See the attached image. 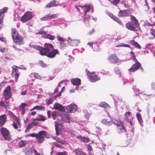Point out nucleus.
<instances>
[{
	"mask_svg": "<svg viewBox=\"0 0 155 155\" xmlns=\"http://www.w3.org/2000/svg\"><path fill=\"white\" fill-rule=\"evenodd\" d=\"M32 47L37 50H38L39 51H40V49L41 48V47L37 45H32Z\"/></svg>",
	"mask_w": 155,
	"mask_h": 155,
	"instance_id": "48",
	"label": "nucleus"
},
{
	"mask_svg": "<svg viewBox=\"0 0 155 155\" xmlns=\"http://www.w3.org/2000/svg\"><path fill=\"white\" fill-rule=\"evenodd\" d=\"M114 70L115 73L118 75L119 76H120L121 73L119 69L118 68H115Z\"/></svg>",
	"mask_w": 155,
	"mask_h": 155,
	"instance_id": "45",
	"label": "nucleus"
},
{
	"mask_svg": "<svg viewBox=\"0 0 155 155\" xmlns=\"http://www.w3.org/2000/svg\"><path fill=\"white\" fill-rule=\"evenodd\" d=\"M36 120L39 121H44L46 119L45 117L43 115L41 114H39L37 118H35Z\"/></svg>",
	"mask_w": 155,
	"mask_h": 155,
	"instance_id": "30",
	"label": "nucleus"
},
{
	"mask_svg": "<svg viewBox=\"0 0 155 155\" xmlns=\"http://www.w3.org/2000/svg\"><path fill=\"white\" fill-rule=\"evenodd\" d=\"M35 109H36L37 110H45V108L44 106H36L32 109H31L30 110L32 111Z\"/></svg>",
	"mask_w": 155,
	"mask_h": 155,
	"instance_id": "33",
	"label": "nucleus"
},
{
	"mask_svg": "<svg viewBox=\"0 0 155 155\" xmlns=\"http://www.w3.org/2000/svg\"><path fill=\"white\" fill-rule=\"evenodd\" d=\"M14 120V122L12 125L15 129H17L20 124V120L18 117H16V119H15Z\"/></svg>",
	"mask_w": 155,
	"mask_h": 155,
	"instance_id": "22",
	"label": "nucleus"
},
{
	"mask_svg": "<svg viewBox=\"0 0 155 155\" xmlns=\"http://www.w3.org/2000/svg\"><path fill=\"white\" fill-rule=\"evenodd\" d=\"M0 131L1 134L5 140H11V136L7 129L5 127H2L0 129Z\"/></svg>",
	"mask_w": 155,
	"mask_h": 155,
	"instance_id": "4",
	"label": "nucleus"
},
{
	"mask_svg": "<svg viewBox=\"0 0 155 155\" xmlns=\"http://www.w3.org/2000/svg\"><path fill=\"white\" fill-rule=\"evenodd\" d=\"M113 123L118 127H121V126H122L124 124L123 122L118 120H115L114 121H113Z\"/></svg>",
	"mask_w": 155,
	"mask_h": 155,
	"instance_id": "29",
	"label": "nucleus"
},
{
	"mask_svg": "<svg viewBox=\"0 0 155 155\" xmlns=\"http://www.w3.org/2000/svg\"><path fill=\"white\" fill-rule=\"evenodd\" d=\"M33 17V15L32 13L29 11L26 12L21 17L20 21L22 23H25L31 19Z\"/></svg>",
	"mask_w": 155,
	"mask_h": 155,
	"instance_id": "5",
	"label": "nucleus"
},
{
	"mask_svg": "<svg viewBox=\"0 0 155 155\" xmlns=\"http://www.w3.org/2000/svg\"><path fill=\"white\" fill-rule=\"evenodd\" d=\"M54 107L55 109L58 110L62 112H63L65 111V108L64 107L57 103L54 104Z\"/></svg>",
	"mask_w": 155,
	"mask_h": 155,
	"instance_id": "17",
	"label": "nucleus"
},
{
	"mask_svg": "<svg viewBox=\"0 0 155 155\" xmlns=\"http://www.w3.org/2000/svg\"><path fill=\"white\" fill-rule=\"evenodd\" d=\"M58 5V2L56 0H53L50 1L45 6L47 8H50L51 7H57Z\"/></svg>",
	"mask_w": 155,
	"mask_h": 155,
	"instance_id": "15",
	"label": "nucleus"
},
{
	"mask_svg": "<svg viewBox=\"0 0 155 155\" xmlns=\"http://www.w3.org/2000/svg\"><path fill=\"white\" fill-rule=\"evenodd\" d=\"M101 122L103 124L107 126H110L112 124L111 122L108 119H103L102 120Z\"/></svg>",
	"mask_w": 155,
	"mask_h": 155,
	"instance_id": "25",
	"label": "nucleus"
},
{
	"mask_svg": "<svg viewBox=\"0 0 155 155\" xmlns=\"http://www.w3.org/2000/svg\"><path fill=\"white\" fill-rule=\"evenodd\" d=\"M28 105L27 104H25V103H21V105L20 106L19 108H25V107L26 106H27Z\"/></svg>",
	"mask_w": 155,
	"mask_h": 155,
	"instance_id": "53",
	"label": "nucleus"
},
{
	"mask_svg": "<svg viewBox=\"0 0 155 155\" xmlns=\"http://www.w3.org/2000/svg\"><path fill=\"white\" fill-rule=\"evenodd\" d=\"M122 127L121 128H119L117 129V132L119 134H121L122 133H126L127 131L125 129V127L124 124L122 126H121Z\"/></svg>",
	"mask_w": 155,
	"mask_h": 155,
	"instance_id": "32",
	"label": "nucleus"
},
{
	"mask_svg": "<svg viewBox=\"0 0 155 155\" xmlns=\"http://www.w3.org/2000/svg\"><path fill=\"white\" fill-rule=\"evenodd\" d=\"M57 125V127H58V129H61L62 128L63 125L61 124H59L57 121L55 122V125Z\"/></svg>",
	"mask_w": 155,
	"mask_h": 155,
	"instance_id": "46",
	"label": "nucleus"
},
{
	"mask_svg": "<svg viewBox=\"0 0 155 155\" xmlns=\"http://www.w3.org/2000/svg\"><path fill=\"white\" fill-rule=\"evenodd\" d=\"M44 38L49 39L51 40H53L55 39V37L51 35L47 34L44 36Z\"/></svg>",
	"mask_w": 155,
	"mask_h": 155,
	"instance_id": "35",
	"label": "nucleus"
},
{
	"mask_svg": "<svg viewBox=\"0 0 155 155\" xmlns=\"http://www.w3.org/2000/svg\"><path fill=\"white\" fill-rule=\"evenodd\" d=\"M80 42L77 40H73L71 41V45L73 46H77Z\"/></svg>",
	"mask_w": 155,
	"mask_h": 155,
	"instance_id": "39",
	"label": "nucleus"
},
{
	"mask_svg": "<svg viewBox=\"0 0 155 155\" xmlns=\"http://www.w3.org/2000/svg\"><path fill=\"white\" fill-rule=\"evenodd\" d=\"M131 15L130 11L128 9L120 10L118 15V16L120 17L129 16Z\"/></svg>",
	"mask_w": 155,
	"mask_h": 155,
	"instance_id": "10",
	"label": "nucleus"
},
{
	"mask_svg": "<svg viewBox=\"0 0 155 155\" xmlns=\"http://www.w3.org/2000/svg\"><path fill=\"white\" fill-rule=\"evenodd\" d=\"M86 71L89 80L91 82H94L100 80V78L97 75L95 74V73H90L87 69L86 70Z\"/></svg>",
	"mask_w": 155,
	"mask_h": 155,
	"instance_id": "3",
	"label": "nucleus"
},
{
	"mask_svg": "<svg viewBox=\"0 0 155 155\" xmlns=\"http://www.w3.org/2000/svg\"><path fill=\"white\" fill-rule=\"evenodd\" d=\"M11 34L14 43L19 45H22L23 44V37L20 35L16 28H12Z\"/></svg>",
	"mask_w": 155,
	"mask_h": 155,
	"instance_id": "2",
	"label": "nucleus"
},
{
	"mask_svg": "<svg viewBox=\"0 0 155 155\" xmlns=\"http://www.w3.org/2000/svg\"><path fill=\"white\" fill-rule=\"evenodd\" d=\"M130 20L132 24L138 30H140L139 24L137 19L134 16L130 15Z\"/></svg>",
	"mask_w": 155,
	"mask_h": 155,
	"instance_id": "9",
	"label": "nucleus"
},
{
	"mask_svg": "<svg viewBox=\"0 0 155 155\" xmlns=\"http://www.w3.org/2000/svg\"><path fill=\"white\" fill-rule=\"evenodd\" d=\"M39 64L41 66L43 67H45L46 66V65L44 63L43 61L42 60L40 61L39 62Z\"/></svg>",
	"mask_w": 155,
	"mask_h": 155,
	"instance_id": "52",
	"label": "nucleus"
},
{
	"mask_svg": "<svg viewBox=\"0 0 155 155\" xmlns=\"http://www.w3.org/2000/svg\"><path fill=\"white\" fill-rule=\"evenodd\" d=\"M19 108V109L22 111L21 114L22 115H23L25 114L26 109L25 108Z\"/></svg>",
	"mask_w": 155,
	"mask_h": 155,
	"instance_id": "56",
	"label": "nucleus"
},
{
	"mask_svg": "<svg viewBox=\"0 0 155 155\" xmlns=\"http://www.w3.org/2000/svg\"><path fill=\"white\" fill-rule=\"evenodd\" d=\"M45 47H42L39 51L40 54L42 56H46L48 58H53L56 55L60 54L59 51L57 49H53L50 51V48H54L52 44L45 43L44 45Z\"/></svg>",
	"mask_w": 155,
	"mask_h": 155,
	"instance_id": "1",
	"label": "nucleus"
},
{
	"mask_svg": "<svg viewBox=\"0 0 155 155\" xmlns=\"http://www.w3.org/2000/svg\"><path fill=\"white\" fill-rule=\"evenodd\" d=\"M4 97L5 100L7 101L12 97V94L11 92V87L10 85H8L6 87L4 91Z\"/></svg>",
	"mask_w": 155,
	"mask_h": 155,
	"instance_id": "7",
	"label": "nucleus"
},
{
	"mask_svg": "<svg viewBox=\"0 0 155 155\" xmlns=\"http://www.w3.org/2000/svg\"><path fill=\"white\" fill-rule=\"evenodd\" d=\"M34 153L35 155H40V154L36 150H34Z\"/></svg>",
	"mask_w": 155,
	"mask_h": 155,
	"instance_id": "64",
	"label": "nucleus"
},
{
	"mask_svg": "<svg viewBox=\"0 0 155 155\" xmlns=\"http://www.w3.org/2000/svg\"><path fill=\"white\" fill-rule=\"evenodd\" d=\"M116 47H125L130 48V46L129 45L125 44L124 43H121L117 45Z\"/></svg>",
	"mask_w": 155,
	"mask_h": 155,
	"instance_id": "44",
	"label": "nucleus"
},
{
	"mask_svg": "<svg viewBox=\"0 0 155 155\" xmlns=\"http://www.w3.org/2000/svg\"><path fill=\"white\" fill-rule=\"evenodd\" d=\"M57 125H55V130L56 131V134L57 135H59L61 133V129H58L57 126Z\"/></svg>",
	"mask_w": 155,
	"mask_h": 155,
	"instance_id": "42",
	"label": "nucleus"
},
{
	"mask_svg": "<svg viewBox=\"0 0 155 155\" xmlns=\"http://www.w3.org/2000/svg\"><path fill=\"white\" fill-rule=\"evenodd\" d=\"M57 43H59L60 44V45L61 47L60 48H61L62 47H63L64 46H65V44L64 43V42L61 41L60 43L57 42Z\"/></svg>",
	"mask_w": 155,
	"mask_h": 155,
	"instance_id": "62",
	"label": "nucleus"
},
{
	"mask_svg": "<svg viewBox=\"0 0 155 155\" xmlns=\"http://www.w3.org/2000/svg\"><path fill=\"white\" fill-rule=\"evenodd\" d=\"M28 143V142L25 140H21L18 143V146L20 147H22L25 146Z\"/></svg>",
	"mask_w": 155,
	"mask_h": 155,
	"instance_id": "34",
	"label": "nucleus"
},
{
	"mask_svg": "<svg viewBox=\"0 0 155 155\" xmlns=\"http://www.w3.org/2000/svg\"><path fill=\"white\" fill-rule=\"evenodd\" d=\"M67 109L68 113H74L77 110L78 107L76 105L71 104L67 107Z\"/></svg>",
	"mask_w": 155,
	"mask_h": 155,
	"instance_id": "13",
	"label": "nucleus"
},
{
	"mask_svg": "<svg viewBox=\"0 0 155 155\" xmlns=\"http://www.w3.org/2000/svg\"><path fill=\"white\" fill-rule=\"evenodd\" d=\"M120 1V0H113L112 3L114 5H116L119 3Z\"/></svg>",
	"mask_w": 155,
	"mask_h": 155,
	"instance_id": "54",
	"label": "nucleus"
},
{
	"mask_svg": "<svg viewBox=\"0 0 155 155\" xmlns=\"http://www.w3.org/2000/svg\"><path fill=\"white\" fill-rule=\"evenodd\" d=\"M8 114L11 117H13V119L14 120L16 119V117H17L11 111H8Z\"/></svg>",
	"mask_w": 155,
	"mask_h": 155,
	"instance_id": "43",
	"label": "nucleus"
},
{
	"mask_svg": "<svg viewBox=\"0 0 155 155\" xmlns=\"http://www.w3.org/2000/svg\"><path fill=\"white\" fill-rule=\"evenodd\" d=\"M35 120H36V119H34L33 121L31 123L34 126H36L38 125V124H39V123L38 122H37L35 121Z\"/></svg>",
	"mask_w": 155,
	"mask_h": 155,
	"instance_id": "51",
	"label": "nucleus"
},
{
	"mask_svg": "<svg viewBox=\"0 0 155 155\" xmlns=\"http://www.w3.org/2000/svg\"><path fill=\"white\" fill-rule=\"evenodd\" d=\"M136 116L139 123L141 124L143 123V120L141 117L140 114L139 113H137Z\"/></svg>",
	"mask_w": 155,
	"mask_h": 155,
	"instance_id": "37",
	"label": "nucleus"
},
{
	"mask_svg": "<svg viewBox=\"0 0 155 155\" xmlns=\"http://www.w3.org/2000/svg\"><path fill=\"white\" fill-rule=\"evenodd\" d=\"M12 74H13L16 72H18V69L20 68L15 65H14L12 67Z\"/></svg>",
	"mask_w": 155,
	"mask_h": 155,
	"instance_id": "36",
	"label": "nucleus"
},
{
	"mask_svg": "<svg viewBox=\"0 0 155 155\" xmlns=\"http://www.w3.org/2000/svg\"><path fill=\"white\" fill-rule=\"evenodd\" d=\"M67 154V152L66 151H64L61 152H58L57 155H65Z\"/></svg>",
	"mask_w": 155,
	"mask_h": 155,
	"instance_id": "60",
	"label": "nucleus"
},
{
	"mask_svg": "<svg viewBox=\"0 0 155 155\" xmlns=\"http://www.w3.org/2000/svg\"><path fill=\"white\" fill-rule=\"evenodd\" d=\"M71 82L74 85H79L81 84V80L78 78H73L71 80Z\"/></svg>",
	"mask_w": 155,
	"mask_h": 155,
	"instance_id": "20",
	"label": "nucleus"
},
{
	"mask_svg": "<svg viewBox=\"0 0 155 155\" xmlns=\"http://www.w3.org/2000/svg\"><path fill=\"white\" fill-rule=\"evenodd\" d=\"M46 101L47 102V104L48 105H50L53 103L52 100L51 99H49L48 100H46Z\"/></svg>",
	"mask_w": 155,
	"mask_h": 155,
	"instance_id": "57",
	"label": "nucleus"
},
{
	"mask_svg": "<svg viewBox=\"0 0 155 155\" xmlns=\"http://www.w3.org/2000/svg\"><path fill=\"white\" fill-rule=\"evenodd\" d=\"M57 18V15L56 14H48L44 17L41 18L40 20L41 21H45L50 20L52 19Z\"/></svg>",
	"mask_w": 155,
	"mask_h": 155,
	"instance_id": "11",
	"label": "nucleus"
},
{
	"mask_svg": "<svg viewBox=\"0 0 155 155\" xmlns=\"http://www.w3.org/2000/svg\"><path fill=\"white\" fill-rule=\"evenodd\" d=\"M57 114L58 113L55 111H54L52 112V118L54 120H55L56 119Z\"/></svg>",
	"mask_w": 155,
	"mask_h": 155,
	"instance_id": "47",
	"label": "nucleus"
},
{
	"mask_svg": "<svg viewBox=\"0 0 155 155\" xmlns=\"http://www.w3.org/2000/svg\"><path fill=\"white\" fill-rule=\"evenodd\" d=\"M150 5L152 7V8H155V0H151L150 3Z\"/></svg>",
	"mask_w": 155,
	"mask_h": 155,
	"instance_id": "50",
	"label": "nucleus"
},
{
	"mask_svg": "<svg viewBox=\"0 0 155 155\" xmlns=\"http://www.w3.org/2000/svg\"><path fill=\"white\" fill-rule=\"evenodd\" d=\"M144 25L146 28L149 27L150 29H152V28L153 26L155 25V24L154 23H153L151 24L150 23L148 22H145L144 24Z\"/></svg>",
	"mask_w": 155,
	"mask_h": 155,
	"instance_id": "31",
	"label": "nucleus"
},
{
	"mask_svg": "<svg viewBox=\"0 0 155 155\" xmlns=\"http://www.w3.org/2000/svg\"><path fill=\"white\" fill-rule=\"evenodd\" d=\"M130 43L134 46L136 48H138L140 49L141 47L140 45L136 41H135L134 40H131L130 41Z\"/></svg>",
	"mask_w": 155,
	"mask_h": 155,
	"instance_id": "27",
	"label": "nucleus"
},
{
	"mask_svg": "<svg viewBox=\"0 0 155 155\" xmlns=\"http://www.w3.org/2000/svg\"><path fill=\"white\" fill-rule=\"evenodd\" d=\"M7 120V116L6 114L0 116V127L3 126Z\"/></svg>",
	"mask_w": 155,
	"mask_h": 155,
	"instance_id": "16",
	"label": "nucleus"
},
{
	"mask_svg": "<svg viewBox=\"0 0 155 155\" xmlns=\"http://www.w3.org/2000/svg\"><path fill=\"white\" fill-rule=\"evenodd\" d=\"M131 113L129 111L125 113V119L126 120L130 123L131 125L132 126V121L133 118L131 117Z\"/></svg>",
	"mask_w": 155,
	"mask_h": 155,
	"instance_id": "14",
	"label": "nucleus"
},
{
	"mask_svg": "<svg viewBox=\"0 0 155 155\" xmlns=\"http://www.w3.org/2000/svg\"><path fill=\"white\" fill-rule=\"evenodd\" d=\"M76 137L78 139L80 140L81 141L87 143L90 141L89 139L81 136H77Z\"/></svg>",
	"mask_w": 155,
	"mask_h": 155,
	"instance_id": "26",
	"label": "nucleus"
},
{
	"mask_svg": "<svg viewBox=\"0 0 155 155\" xmlns=\"http://www.w3.org/2000/svg\"><path fill=\"white\" fill-rule=\"evenodd\" d=\"M57 39L58 41H60L61 42L62 41L64 42L65 41L63 38L59 36H58Z\"/></svg>",
	"mask_w": 155,
	"mask_h": 155,
	"instance_id": "55",
	"label": "nucleus"
},
{
	"mask_svg": "<svg viewBox=\"0 0 155 155\" xmlns=\"http://www.w3.org/2000/svg\"><path fill=\"white\" fill-rule=\"evenodd\" d=\"M126 27L128 30L131 31H135V30L137 31V29H136L135 27H134L131 23L128 22L126 24Z\"/></svg>",
	"mask_w": 155,
	"mask_h": 155,
	"instance_id": "21",
	"label": "nucleus"
},
{
	"mask_svg": "<svg viewBox=\"0 0 155 155\" xmlns=\"http://www.w3.org/2000/svg\"><path fill=\"white\" fill-rule=\"evenodd\" d=\"M8 10V8L6 7H4L2 9H0V16L4 14Z\"/></svg>",
	"mask_w": 155,
	"mask_h": 155,
	"instance_id": "41",
	"label": "nucleus"
},
{
	"mask_svg": "<svg viewBox=\"0 0 155 155\" xmlns=\"http://www.w3.org/2000/svg\"><path fill=\"white\" fill-rule=\"evenodd\" d=\"M79 6L84 10V14L85 15L87 14V12H89L91 9V7L88 5L83 6L79 5Z\"/></svg>",
	"mask_w": 155,
	"mask_h": 155,
	"instance_id": "24",
	"label": "nucleus"
},
{
	"mask_svg": "<svg viewBox=\"0 0 155 155\" xmlns=\"http://www.w3.org/2000/svg\"><path fill=\"white\" fill-rule=\"evenodd\" d=\"M83 22L87 25H89L90 21L91 19V16L88 14H84Z\"/></svg>",
	"mask_w": 155,
	"mask_h": 155,
	"instance_id": "19",
	"label": "nucleus"
},
{
	"mask_svg": "<svg viewBox=\"0 0 155 155\" xmlns=\"http://www.w3.org/2000/svg\"><path fill=\"white\" fill-rule=\"evenodd\" d=\"M38 134H36L35 133H33L28 134V136H31L33 137H37Z\"/></svg>",
	"mask_w": 155,
	"mask_h": 155,
	"instance_id": "58",
	"label": "nucleus"
},
{
	"mask_svg": "<svg viewBox=\"0 0 155 155\" xmlns=\"http://www.w3.org/2000/svg\"><path fill=\"white\" fill-rule=\"evenodd\" d=\"M13 75H14L15 79V80L16 81H17L18 80V79L19 76V74L18 72H16V73H15Z\"/></svg>",
	"mask_w": 155,
	"mask_h": 155,
	"instance_id": "49",
	"label": "nucleus"
},
{
	"mask_svg": "<svg viewBox=\"0 0 155 155\" xmlns=\"http://www.w3.org/2000/svg\"><path fill=\"white\" fill-rule=\"evenodd\" d=\"M47 114L48 118H50L51 117V111L50 110H48L47 111Z\"/></svg>",
	"mask_w": 155,
	"mask_h": 155,
	"instance_id": "61",
	"label": "nucleus"
},
{
	"mask_svg": "<svg viewBox=\"0 0 155 155\" xmlns=\"http://www.w3.org/2000/svg\"><path fill=\"white\" fill-rule=\"evenodd\" d=\"M100 106L104 108H108L110 107V106L105 102H103L101 104Z\"/></svg>",
	"mask_w": 155,
	"mask_h": 155,
	"instance_id": "40",
	"label": "nucleus"
},
{
	"mask_svg": "<svg viewBox=\"0 0 155 155\" xmlns=\"http://www.w3.org/2000/svg\"><path fill=\"white\" fill-rule=\"evenodd\" d=\"M46 136V132L45 130L39 131L36 137L37 142L39 143H42L44 141V137Z\"/></svg>",
	"mask_w": 155,
	"mask_h": 155,
	"instance_id": "6",
	"label": "nucleus"
},
{
	"mask_svg": "<svg viewBox=\"0 0 155 155\" xmlns=\"http://www.w3.org/2000/svg\"><path fill=\"white\" fill-rule=\"evenodd\" d=\"M88 150L89 151H91V150H92V148L91 147V145H90V144H89L88 145Z\"/></svg>",
	"mask_w": 155,
	"mask_h": 155,
	"instance_id": "63",
	"label": "nucleus"
},
{
	"mask_svg": "<svg viewBox=\"0 0 155 155\" xmlns=\"http://www.w3.org/2000/svg\"><path fill=\"white\" fill-rule=\"evenodd\" d=\"M140 67H141L140 63L137 62L132 65L131 67L128 69L130 72H134L138 70Z\"/></svg>",
	"mask_w": 155,
	"mask_h": 155,
	"instance_id": "12",
	"label": "nucleus"
},
{
	"mask_svg": "<svg viewBox=\"0 0 155 155\" xmlns=\"http://www.w3.org/2000/svg\"><path fill=\"white\" fill-rule=\"evenodd\" d=\"M8 104V103L6 101H0V106L4 107L7 110L10 108V106Z\"/></svg>",
	"mask_w": 155,
	"mask_h": 155,
	"instance_id": "23",
	"label": "nucleus"
},
{
	"mask_svg": "<svg viewBox=\"0 0 155 155\" xmlns=\"http://www.w3.org/2000/svg\"><path fill=\"white\" fill-rule=\"evenodd\" d=\"M35 77L37 79H40L41 78L40 76L38 74H35L34 75Z\"/></svg>",
	"mask_w": 155,
	"mask_h": 155,
	"instance_id": "59",
	"label": "nucleus"
},
{
	"mask_svg": "<svg viewBox=\"0 0 155 155\" xmlns=\"http://www.w3.org/2000/svg\"><path fill=\"white\" fill-rule=\"evenodd\" d=\"M108 60L112 63H117L121 61V60L115 53L110 54L108 57Z\"/></svg>",
	"mask_w": 155,
	"mask_h": 155,
	"instance_id": "8",
	"label": "nucleus"
},
{
	"mask_svg": "<svg viewBox=\"0 0 155 155\" xmlns=\"http://www.w3.org/2000/svg\"><path fill=\"white\" fill-rule=\"evenodd\" d=\"M33 126V125L31 123H29L27 126L26 130H25V132H29L30 129L32 128Z\"/></svg>",
	"mask_w": 155,
	"mask_h": 155,
	"instance_id": "38",
	"label": "nucleus"
},
{
	"mask_svg": "<svg viewBox=\"0 0 155 155\" xmlns=\"http://www.w3.org/2000/svg\"><path fill=\"white\" fill-rule=\"evenodd\" d=\"M109 15L110 18H111L114 21L117 22L119 24L121 25H124L123 24V23L122 21L120 20V19L118 17L114 15L112 13H109Z\"/></svg>",
	"mask_w": 155,
	"mask_h": 155,
	"instance_id": "18",
	"label": "nucleus"
},
{
	"mask_svg": "<svg viewBox=\"0 0 155 155\" xmlns=\"http://www.w3.org/2000/svg\"><path fill=\"white\" fill-rule=\"evenodd\" d=\"M74 152L76 155H87L86 153L82 152V150L79 149H75Z\"/></svg>",
	"mask_w": 155,
	"mask_h": 155,
	"instance_id": "28",
	"label": "nucleus"
}]
</instances>
